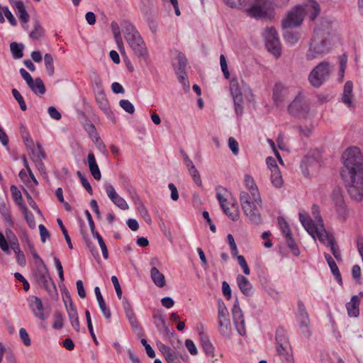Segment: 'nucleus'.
<instances>
[{
	"label": "nucleus",
	"mask_w": 363,
	"mask_h": 363,
	"mask_svg": "<svg viewBox=\"0 0 363 363\" xmlns=\"http://www.w3.org/2000/svg\"><path fill=\"white\" fill-rule=\"evenodd\" d=\"M329 26L330 23H328L325 29L321 26L315 30L314 35L306 54L307 60L320 58L332 50L337 37L330 32Z\"/></svg>",
	"instance_id": "obj_1"
},
{
	"label": "nucleus",
	"mask_w": 363,
	"mask_h": 363,
	"mask_svg": "<svg viewBox=\"0 0 363 363\" xmlns=\"http://www.w3.org/2000/svg\"><path fill=\"white\" fill-rule=\"evenodd\" d=\"M311 213L313 219L303 213H299V220L305 230L312 238L316 240L323 241L327 237V230H325L323 220L320 215L319 207L317 205H313Z\"/></svg>",
	"instance_id": "obj_2"
},
{
	"label": "nucleus",
	"mask_w": 363,
	"mask_h": 363,
	"mask_svg": "<svg viewBox=\"0 0 363 363\" xmlns=\"http://www.w3.org/2000/svg\"><path fill=\"white\" fill-rule=\"evenodd\" d=\"M342 177L363 174V155L357 147L347 148L342 155Z\"/></svg>",
	"instance_id": "obj_3"
},
{
	"label": "nucleus",
	"mask_w": 363,
	"mask_h": 363,
	"mask_svg": "<svg viewBox=\"0 0 363 363\" xmlns=\"http://www.w3.org/2000/svg\"><path fill=\"white\" fill-rule=\"evenodd\" d=\"M275 348L277 354L282 362L294 363L293 349L291 346L286 330L278 327L275 333Z\"/></svg>",
	"instance_id": "obj_4"
},
{
	"label": "nucleus",
	"mask_w": 363,
	"mask_h": 363,
	"mask_svg": "<svg viewBox=\"0 0 363 363\" xmlns=\"http://www.w3.org/2000/svg\"><path fill=\"white\" fill-rule=\"evenodd\" d=\"M239 199L241 208L249 222L255 225H261L263 220L256 201L250 199L245 191L240 192Z\"/></svg>",
	"instance_id": "obj_5"
},
{
	"label": "nucleus",
	"mask_w": 363,
	"mask_h": 363,
	"mask_svg": "<svg viewBox=\"0 0 363 363\" xmlns=\"http://www.w3.org/2000/svg\"><path fill=\"white\" fill-rule=\"evenodd\" d=\"M333 65L327 60L319 62L312 69L308 79L312 86L318 88L330 77L333 71Z\"/></svg>",
	"instance_id": "obj_6"
},
{
	"label": "nucleus",
	"mask_w": 363,
	"mask_h": 363,
	"mask_svg": "<svg viewBox=\"0 0 363 363\" xmlns=\"http://www.w3.org/2000/svg\"><path fill=\"white\" fill-rule=\"evenodd\" d=\"M350 199L360 202L363 200V174L342 177Z\"/></svg>",
	"instance_id": "obj_7"
},
{
	"label": "nucleus",
	"mask_w": 363,
	"mask_h": 363,
	"mask_svg": "<svg viewBox=\"0 0 363 363\" xmlns=\"http://www.w3.org/2000/svg\"><path fill=\"white\" fill-rule=\"evenodd\" d=\"M34 276L50 295H52L53 292H56L55 284L50 278L48 268L43 259H40V264L36 267Z\"/></svg>",
	"instance_id": "obj_8"
},
{
	"label": "nucleus",
	"mask_w": 363,
	"mask_h": 363,
	"mask_svg": "<svg viewBox=\"0 0 363 363\" xmlns=\"http://www.w3.org/2000/svg\"><path fill=\"white\" fill-rule=\"evenodd\" d=\"M271 10L269 0H253L251 6L246 9V13L250 17L259 19L266 18Z\"/></svg>",
	"instance_id": "obj_9"
},
{
	"label": "nucleus",
	"mask_w": 363,
	"mask_h": 363,
	"mask_svg": "<svg viewBox=\"0 0 363 363\" xmlns=\"http://www.w3.org/2000/svg\"><path fill=\"white\" fill-rule=\"evenodd\" d=\"M265 45L268 51L276 57L281 55V44L279 40L278 34L274 28H266L264 33Z\"/></svg>",
	"instance_id": "obj_10"
},
{
	"label": "nucleus",
	"mask_w": 363,
	"mask_h": 363,
	"mask_svg": "<svg viewBox=\"0 0 363 363\" xmlns=\"http://www.w3.org/2000/svg\"><path fill=\"white\" fill-rule=\"evenodd\" d=\"M127 43L132 49L134 55L140 61L147 62L149 59V52L147 46L141 37L140 34L135 35L134 38L127 40Z\"/></svg>",
	"instance_id": "obj_11"
},
{
	"label": "nucleus",
	"mask_w": 363,
	"mask_h": 363,
	"mask_svg": "<svg viewBox=\"0 0 363 363\" xmlns=\"http://www.w3.org/2000/svg\"><path fill=\"white\" fill-rule=\"evenodd\" d=\"M177 63L174 64L176 74L179 81L182 84L185 91H189L190 88L189 82L186 78V67L187 60L182 53H179L176 57Z\"/></svg>",
	"instance_id": "obj_12"
},
{
	"label": "nucleus",
	"mask_w": 363,
	"mask_h": 363,
	"mask_svg": "<svg viewBox=\"0 0 363 363\" xmlns=\"http://www.w3.org/2000/svg\"><path fill=\"white\" fill-rule=\"evenodd\" d=\"M289 113L298 118H305L309 112V105L301 97H296L288 106Z\"/></svg>",
	"instance_id": "obj_13"
},
{
	"label": "nucleus",
	"mask_w": 363,
	"mask_h": 363,
	"mask_svg": "<svg viewBox=\"0 0 363 363\" xmlns=\"http://www.w3.org/2000/svg\"><path fill=\"white\" fill-rule=\"evenodd\" d=\"M303 20V9L301 6H296L291 10L282 22L284 29L299 26Z\"/></svg>",
	"instance_id": "obj_14"
},
{
	"label": "nucleus",
	"mask_w": 363,
	"mask_h": 363,
	"mask_svg": "<svg viewBox=\"0 0 363 363\" xmlns=\"http://www.w3.org/2000/svg\"><path fill=\"white\" fill-rule=\"evenodd\" d=\"M333 200L335 203L337 217L345 221L349 216V211L345 205L343 196L339 189H335L333 193Z\"/></svg>",
	"instance_id": "obj_15"
},
{
	"label": "nucleus",
	"mask_w": 363,
	"mask_h": 363,
	"mask_svg": "<svg viewBox=\"0 0 363 363\" xmlns=\"http://www.w3.org/2000/svg\"><path fill=\"white\" fill-rule=\"evenodd\" d=\"M104 189L106 192L108 197L119 208H121V210H127L128 208V205L127 202L124 200V199H123L117 194L111 184H105Z\"/></svg>",
	"instance_id": "obj_16"
},
{
	"label": "nucleus",
	"mask_w": 363,
	"mask_h": 363,
	"mask_svg": "<svg viewBox=\"0 0 363 363\" xmlns=\"http://www.w3.org/2000/svg\"><path fill=\"white\" fill-rule=\"evenodd\" d=\"M28 306L34 315L41 320H45L47 315L44 313V307L41 299L35 296H31L28 298Z\"/></svg>",
	"instance_id": "obj_17"
},
{
	"label": "nucleus",
	"mask_w": 363,
	"mask_h": 363,
	"mask_svg": "<svg viewBox=\"0 0 363 363\" xmlns=\"http://www.w3.org/2000/svg\"><path fill=\"white\" fill-rule=\"evenodd\" d=\"M245 183L249 190V192L246 191L249 197L253 199L259 207H261L262 201L254 179L250 175L246 174L245 176Z\"/></svg>",
	"instance_id": "obj_18"
},
{
	"label": "nucleus",
	"mask_w": 363,
	"mask_h": 363,
	"mask_svg": "<svg viewBox=\"0 0 363 363\" xmlns=\"http://www.w3.org/2000/svg\"><path fill=\"white\" fill-rule=\"evenodd\" d=\"M303 9V15H308L311 20L313 21L320 13V6L313 0H307L303 5H299Z\"/></svg>",
	"instance_id": "obj_19"
},
{
	"label": "nucleus",
	"mask_w": 363,
	"mask_h": 363,
	"mask_svg": "<svg viewBox=\"0 0 363 363\" xmlns=\"http://www.w3.org/2000/svg\"><path fill=\"white\" fill-rule=\"evenodd\" d=\"M298 316L300 328H306V333H308V336H310L311 333L308 330V327L310 325V320L306 307L303 303L301 301L298 302Z\"/></svg>",
	"instance_id": "obj_20"
},
{
	"label": "nucleus",
	"mask_w": 363,
	"mask_h": 363,
	"mask_svg": "<svg viewBox=\"0 0 363 363\" xmlns=\"http://www.w3.org/2000/svg\"><path fill=\"white\" fill-rule=\"evenodd\" d=\"M96 101L101 111L109 118L113 116L108 101L103 90L99 91L96 95Z\"/></svg>",
	"instance_id": "obj_21"
},
{
	"label": "nucleus",
	"mask_w": 363,
	"mask_h": 363,
	"mask_svg": "<svg viewBox=\"0 0 363 363\" xmlns=\"http://www.w3.org/2000/svg\"><path fill=\"white\" fill-rule=\"evenodd\" d=\"M326 246L330 247L331 252L334 257L337 260H341V252L339 247L337 245L334 237L327 231V237L323 241H320Z\"/></svg>",
	"instance_id": "obj_22"
},
{
	"label": "nucleus",
	"mask_w": 363,
	"mask_h": 363,
	"mask_svg": "<svg viewBox=\"0 0 363 363\" xmlns=\"http://www.w3.org/2000/svg\"><path fill=\"white\" fill-rule=\"evenodd\" d=\"M236 281L240 290L244 295L249 296L252 294V285L245 277L238 274Z\"/></svg>",
	"instance_id": "obj_23"
},
{
	"label": "nucleus",
	"mask_w": 363,
	"mask_h": 363,
	"mask_svg": "<svg viewBox=\"0 0 363 363\" xmlns=\"http://www.w3.org/2000/svg\"><path fill=\"white\" fill-rule=\"evenodd\" d=\"M360 298L357 295L352 296L351 301L346 304V308L350 317L356 318L359 315Z\"/></svg>",
	"instance_id": "obj_24"
},
{
	"label": "nucleus",
	"mask_w": 363,
	"mask_h": 363,
	"mask_svg": "<svg viewBox=\"0 0 363 363\" xmlns=\"http://www.w3.org/2000/svg\"><path fill=\"white\" fill-rule=\"evenodd\" d=\"M87 162L89 168V171L96 180H100L101 178V174L99 167L97 164L95 156L92 152H90L87 156Z\"/></svg>",
	"instance_id": "obj_25"
},
{
	"label": "nucleus",
	"mask_w": 363,
	"mask_h": 363,
	"mask_svg": "<svg viewBox=\"0 0 363 363\" xmlns=\"http://www.w3.org/2000/svg\"><path fill=\"white\" fill-rule=\"evenodd\" d=\"M352 88L353 84L351 81H347L344 86L342 101L347 106H352Z\"/></svg>",
	"instance_id": "obj_26"
},
{
	"label": "nucleus",
	"mask_w": 363,
	"mask_h": 363,
	"mask_svg": "<svg viewBox=\"0 0 363 363\" xmlns=\"http://www.w3.org/2000/svg\"><path fill=\"white\" fill-rule=\"evenodd\" d=\"M287 90L283 84L277 82L273 89L272 98L277 104L281 103L286 94Z\"/></svg>",
	"instance_id": "obj_27"
},
{
	"label": "nucleus",
	"mask_w": 363,
	"mask_h": 363,
	"mask_svg": "<svg viewBox=\"0 0 363 363\" xmlns=\"http://www.w3.org/2000/svg\"><path fill=\"white\" fill-rule=\"evenodd\" d=\"M121 28L126 41L140 34L135 26L128 21H123L121 23Z\"/></svg>",
	"instance_id": "obj_28"
},
{
	"label": "nucleus",
	"mask_w": 363,
	"mask_h": 363,
	"mask_svg": "<svg viewBox=\"0 0 363 363\" xmlns=\"http://www.w3.org/2000/svg\"><path fill=\"white\" fill-rule=\"evenodd\" d=\"M94 292L101 312L103 313L106 318H110L111 316V311L109 308L106 306V303L101 294L100 289L98 286H96L94 288Z\"/></svg>",
	"instance_id": "obj_29"
},
{
	"label": "nucleus",
	"mask_w": 363,
	"mask_h": 363,
	"mask_svg": "<svg viewBox=\"0 0 363 363\" xmlns=\"http://www.w3.org/2000/svg\"><path fill=\"white\" fill-rule=\"evenodd\" d=\"M15 9V12L21 21L27 23L29 20V15L26 10L25 6L22 1H15V5L13 6Z\"/></svg>",
	"instance_id": "obj_30"
},
{
	"label": "nucleus",
	"mask_w": 363,
	"mask_h": 363,
	"mask_svg": "<svg viewBox=\"0 0 363 363\" xmlns=\"http://www.w3.org/2000/svg\"><path fill=\"white\" fill-rule=\"evenodd\" d=\"M150 275L152 281L156 286L160 288L165 286L164 276L156 267H154L151 269Z\"/></svg>",
	"instance_id": "obj_31"
},
{
	"label": "nucleus",
	"mask_w": 363,
	"mask_h": 363,
	"mask_svg": "<svg viewBox=\"0 0 363 363\" xmlns=\"http://www.w3.org/2000/svg\"><path fill=\"white\" fill-rule=\"evenodd\" d=\"M28 86L37 95H43L46 91L45 84L40 77L33 79L31 84Z\"/></svg>",
	"instance_id": "obj_32"
},
{
	"label": "nucleus",
	"mask_w": 363,
	"mask_h": 363,
	"mask_svg": "<svg viewBox=\"0 0 363 363\" xmlns=\"http://www.w3.org/2000/svg\"><path fill=\"white\" fill-rule=\"evenodd\" d=\"M199 335L201 344L205 353L208 356H213L214 347L211 343L208 337L203 333H200Z\"/></svg>",
	"instance_id": "obj_33"
},
{
	"label": "nucleus",
	"mask_w": 363,
	"mask_h": 363,
	"mask_svg": "<svg viewBox=\"0 0 363 363\" xmlns=\"http://www.w3.org/2000/svg\"><path fill=\"white\" fill-rule=\"evenodd\" d=\"M324 257L331 269L332 273L335 276L337 281L340 283L342 281L341 275L335 262L333 260L332 257L328 253H325Z\"/></svg>",
	"instance_id": "obj_34"
},
{
	"label": "nucleus",
	"mask_w": 363,
	"mask_h": 363,
	"mask_svg": "<svg viewBox=\"0 0 363 363\" xmlns=\"http://www.w3.org/2000/svg\"><path fill=\"white\" fill-rule=\"evenodd\" d=\"M230 89L233 100L236 99L237 101H240V99H243L238 80L232 79L230 81Z\"/></svg>",
	"instance_id": "obj_35"
},
{
	"label": "nucleus",
	"mask_w": 363,
	"mask_h": 363,
	"mask_svg": "<svg viewBox=\"0 0 363 363\" xmlns=\"http://www.w3.org/2000/svg\"><path fill=\"white\" fill-rule=\"evenodd\" d=\"M216 199L218 200L221 208H224L227 206L228 200V191L225 188L222 186H218L216 189Z\"/></svg>",
	"instance_id": "obj_36"
},
{
	"label": "nucleus",
	"mask_w": 363,
	"mask_h": 363,
	"mask_svg": "<svg viewBox=\"0 0 363 363\" xmlns=\"http://www.w3.org/2000/svg\"><path fill=\"white\" fill-rule=\"evenodd\" d=\"M222 209L225 214L228 216V217L232 220L236 221L239 219L240 212L238 207L235 205L232 204L231 207H228L227 206H225L224 208H222Z\"/></svg>",
	"instance_id": "obj_37"
},
{
	"label": "nucleus",
	"mask_w": 363,
	"mask_h": 363,
	"mask_svg": "<svg viewBox=\"0 0 363 363\" xmlns=\"http://www.w3.org/2000/svg\"><path fill=\"white\" fill-rule=\"evenodd\" d=\"M271 182L276 188L282 186L283 179L279 167L272 169V172H271Z\"/></svg>",
	"instance_id": "obj_38"
},
{
	"label": "nucleus",
	"mask_w": 363,
	"mask_h": 363,
	"mask_svg": "<svg viewBox=\"0 0 363 363\" xmlns=\"http://www.w3.org/2000/svg\"><path fill=\"white\" fill-rule=\"evenodd\" d=\"M24 45L22 43L13 42L10 44V50L14 59H20L23 56Z\"/></svg>",
	"instance_id": "obj_39"
},
{
	"label": "nucleus",
	"mask_w": 363,
	"mask_h": 363,
	"mask_svg": "<svg viewBox=\"0 0 363 363\" xmlns=\"http://www.w3.org/2000/svg\"><path fill=\"white\" fill-rule=\"evenodd\" d=\"M219 332L225 337H230L231 334V324L230 319L218 321Z\"/></svg>",
	"instance_id": "obj_40"
},
{
	"label": "nucleus",
	"mask_w": 363,
	"mask_h": 363,
	"mask_svg": "<svg viewBox=\"0 0 363 363\" xmlns=\"http://www.w3.org/2000/svg\"><path fill=\"white\" fill-rule=\"evenodd\" d=\"M44 62L48 74L50 77H52L55 73L54 60L52 55L50 53H46L44 55Z\"/></svg>",
	"instance_id": "obj_41"
},
{
	"label": "nucleus",
	"mask_w": 363,
	"mask_h": 363,
	"mask_svg": "<svg viewBox=\"0 0 363 363\" xmlns=\"http://www.w3.org/2000/svg\"><path fill=\"white\" fill-rule=\"evenodd\" d=\"M20 133L26 146L28 148H32L33 146V141L30 136V133L23 124L20 125Z\"/></svg>",
	"instance_id": "obj_42"
},
{
	"label": "nucleus",
	"mask_w": 363,
	"mask_h": 363,
	"mask_svg": "<svg viewBox=\"0 0 363 363\" xmlns=\"http://www.w3.org/2000/svg\"><path fill=\"white\" fill-rule=\"evenodd\" d=\"M45 30L40 26L39 21H36L34 23L33 30L30 33V37L33 40H38L44 35Z\"/></svg>",
	"instance_id": "obj_43"
},
{
	"label": "nucleus",
	"mask_w": 363,
	"mask_h": 363,
	"mask_svg": "<svg viewBox=\"0 0 363 363\" xmlns=\"http://www.w3.org/2000/svg\"><path fill=\"white\" fill-rule=\"evenodd\" d=\"M92 235H93L94 238L97 239V240L99 242V246H100V247L101 249L102 255H103L104 258V259H108V249H107L106 243L104 241L102 237L96 231L92 233Z\"/></svg>",
	"instance_id": "obj_44"
},
{
	"label": "nucleus",
	"mask_w": 363,
	"mask_h": 363,
	"mask_svg": "<svg viewBox=\"0 0 363 363\" xmlns=\"http://www.w3.org/2000/svg\"><path fill=\"white\" fill-rule=\"evenodd\" d=\"M229 313L223 302L218 303V320H228Z\"/></svg>",
	"instance_id": "obj_45"
},
{
	"label": "nucleus",
	"mask_w": 363,
	"mask_h": 363,
	"mask_svg": "<svg viewBox=\"0 0 363 363\" xmlns=\"http://www.w3.org/2000/svg\"><path fill=\"white\" fill-rule=\"evenodd\" d=\"M223 1L230 7L241 8L247 6L250 0H223Z\"/></svg>",
	"instance_id": "obj_46"
},
{
	"label": "nucleus",
	"mask_w": 363,
	"mask_h": 363,
	"mask_svg": "<svg viewBox=\"0 0 363 363\" xmlns=\"http://www.w3.org/2000/svg\"><path fill=\"white\" fill-rule=\"evenodd\" d=\"M11 193L16 203L18 205H21L23 203V198L21 193L18 187L12 185L11 186Z\"/></svg>",
	"instance_id": "obj_47"
},
{
	"label": "nucleus",
	"mask_w": 363,
	"mask_h": 363,
	"mask_svg": "<svg viewBox=\"0 0 363 363\" xmlns=\"http://www.w3.org/2000/svg\"><path fill=\"white\" fill-rule=\"evenodd\" d=\"M234 325L236 328V330L238 333L244 336L246 334V330L245 327V319L244 316H242L241 318H238L235 320L233 321Z\"/></svg>",
	"instance_id": "obj_48"
},
{
	"label": "nucleus",
	"mask_w": 363,
	"mask_h": 363,
	"mask_svg": "<svg viewBox=\"0 0 363 363\" xmlns=\"http://www.w3.org/2000/svg\"><path fill=\"white\" fill-rule=\"evenodd\" d=\"M278 222L280 225L281 230L284 235L285 238L289 237L291 235V230L289 228V226L287 223V222L285 220V219L282 217L278 218Z\"/></svg>",
	"instance_id": "obj_49"
},
{
	"label": "nucleus",
	"mask_w": 363,
	"mask_h": 363,
	"mask_svg": "<svg viewBox=\"0 0 363 363\" xmlns=\"http://www.w3.org/2000/svg\"><path fill=\"white\" fill-rule=\"evenodd\" d=\"M79 179H80L82 185L84 186V188L87 191V192L92 195L93 194V190L91 188V186L90 183L89 182L88 179L82 174V173L79 171L77 173Z\"/></svg>",
	"instance_id": "obj_50"
},
{
	"label": "nucleus",
	"mask_w": 363,
	"mask_h": 363,
	"mask_svg": "<svg viewBox=\"0 0 363 363\" xmlns=\"http://www.w3.org/2000/svg\"><path fill=\"white\" fill-rule=\"evenodd\" d=\"M65 297H66L67 300H65V303L66 305V309H67L68 315L70 314H72V313L74 314V313H77V309H76L75 306H74V303L72 301L71 297L68 292H67L65 294Z\"/></svg>",
	"instance_id": "obj_51"
},
{
	"label": "nucleus",
	"mask_w": 363,
	"mask_h": 363,
	"mask_svg": "<svg viewBox=\"0 0 363 363\" xmlns=\"http://www.w3.org/2000/svg\"><path fill=\"white\" fill-rule=\"evenodd\" d=\"M12 94H13V97L15 98V99L18 101L21 109L23 111H26L27 109V106H26V102H25L23 96H21L20 92L17 89H13Z\"/></svg>",
	"instance_id": "obj_52"
},
{
	"label": "nucleus",
	"mask_w": 363,
	"mask_h": 363,
	"mask_svg": "<svg viewBox=\"0 0 363 363\" xmlns=\"http://www.w3.org/2000/svg\"><path fill=\"white\" fill-rule=\"evenodd\" d=\"M57 224L59 225L62 232V234L65 238V240L69 246V247L70 249H72L73 248V245H72V241H71V238L68 234V232L66 229V228L65 227L62 220L60 218H58L57 220Z\"/></svg>",
	"instance_id": "obj_53"
},
{
	"label": "nucleus",
	"mask_w": 363,
	"mask_h": 363,
	"mask_svg": "<svg viewBox=\"0 0 363 363\" xmlns=\"http://www.w3.org/2000/svg\"><path fill=\"white\" fill-rule=\"evenodd\" d=\"M85 316H86V322H87V327H88L89 331L91 335L95 344L98 345L99 342H98L96 335L94 333V328H93L92 323H91V315L88 310H86L85 311Z\"/></svg>",
	"instance_id": "obj_54"
},
{
	"label": "nucleus",
	"mask_w": 363,
	"mask_h": 363,
	"mask_svg": "<svg viewBox=\"0 0 363 363\" xmlns=\"http://www.w3.org/2000/svg\"><path fill=\"white\" fill-rule=\"evenodd\" d=\"M32 154H33V161H36L38 160H42V159L45 158V154L43 152L42 146L40 143L37 144V150H32Z\"/></svg>",
	"instance_id": "obj_55"
},
{
	"label": "nucleus",
	"mask_w": 363,
	"mask_h": 363,
	"mask_svg": "<svg viewBox=\"0 0 363 363\" xmlns=\"http://www.w3.org/2000/svg\"><path fill=\"white\" fill-rule=\"evenodd\" d=\"M120 106L127 113L133 114L135 112V107L131 102L126 99L119 101Z\"/></svg>",
	"instance_id": "obj_56"
},
{
	"label": "nucleus",
	"mask_w": 363,
	"mask_h": 363,
	"mask_svg": "<svg viewBox=\"0 0 363 363\" xmlns=\"http://www.w3.org/2000/svg\"><path fill=\"white\" fill-rule=\"evenodd\" d=\"M283 35L284 39L291 44H295L299 39L298 33H294L289 30H286Z\"/></svg>",
	"instance_id": "obj_57"
},
{
	"label": "nucleus",
	"mask_w": 363,
	"mask_h": 363,
	"mask_svg": "<svg viewBox=\"0 0 363 363\" xmlns=\"http://www.w3.org/2000/svg\"><path fill=\"white\" fill-rule=\"evenodd\" d=\"M232 315L233 321L238 318H241L243 316V313L240 308L239 302L238 299L235 300L233 309H232Z\"/></svg>",
	"instance_id": "obj_58"
},
{
	"label": "nucleus",
	"mask_w": 363,
	"mask_h": 363,
	"mask_svg": "<svg viewBox=\"0 0 363 363\" xmlns=\"http://www.w3.org/2000/svg\"><path fill=\"white\" fill-rule=\"evenodd\" d=\"M138 210L140 214L141 215V216L145 220V221L147 223L150 224L152 222V219H151L150 214L148 213L147 208L145 207V206L140 203L139 204V206H138Z\"/></svg>",
	"instance_id": "obj_59"
},
{
	"label": "nucleus",
	"mask_w": 363,
	"mask_h": 363,
	"mask_svg": "<svg viewBox=\"0 0 363 363\" xmlns=\"http://www.w3.org/2000/svg\"><path fill=\"white\" fill-rule=\"evenodd\" d=\"M286 242L288 247L291 250L293 254L296 256L299 255V250L297 247V245L293 239L292 236L286 237Z\"/></svg>",
	"instance_id": "obj_60"
},
{
	"label": "nucleus",
	"mask_w": 363,
	"mask_h": 363,
	"mask_svg": "<svg viewBox=\"0 0 363 363\" xmlns=\"http://www.w3.org/2000/svg\"><path fill=\"white\" fill-rule=\"evenodd\" d=\"M24 217L25 219L31 228H35V220L33 214L31 212H29L27 208L24 211Z\"/></svg>",
	"instance_id": "obj_61"
},
{
	"label": "nucleus",
	"mask_w": 363,
	"mask_h": 363,
	"mask_svg": "<svg viewBox=\"0 0 363 363\" xmlns=\"http://www.w3.org/2000/svg\"><path fill=\"white\" fill-rule=\"evenodd\" d=\"M228 146L234 155H238L239 153V145L236 140L230 137L228 138Z\"/></svg>",
	"instance_id": "obj_62"
},
{
	"label": "nucleus",
	"mask_w": 363,
	"mask_h": 363,
	"mask_svg": "<svg viewBox=\"0 0 363 363\" xmlns=\"http://www.w3.org/2000/svg\"><path fill=\"white\" fill-rule=\"evenodd\" d=\"M55 320L52 327L55 329L60 330L63 327V318L60 313H55L54 315Z\"/></svg>",
	"instance_id": "obj_63"
},
{
	"label": "nucleus",
	"mask_w": 363,
	"mask_h": 363,
	"mask_svg": "<svg viewBox=\"0 0 363 363\" xmlns=\"http://www.w3.org/2000/svg\"><path fill=\"white\" fill-rule=\"evenodd\" d=\"M19 335L23 341V344L26 346H30L31 344L30 339L29 337L28 333H27L26 330L23 328H21L19 330Z\"/></svg>",
	"instance_id": "obj_64"
}]
</instances>
